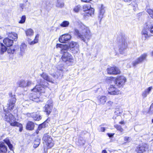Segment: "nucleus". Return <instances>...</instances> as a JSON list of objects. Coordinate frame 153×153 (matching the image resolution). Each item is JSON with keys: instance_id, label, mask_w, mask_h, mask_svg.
Masks as SVG:
<instances>
[{"instance_id": "obj_61", "label": "nucleus", "mask_w": 153, "mask_h": 153, "mask_svg": "<svg viewBox=\"0 0 153 153\" xmlns=\"http://www.w3.org/2000/svg\"><path fill=\"white\" fill-rule=\"evenodd\" d=\"M9 96L11 98V99H12V98H13V97H15V95H13L11 92L9 94Z\"/></svg>"}, {"instance_id": "obj_17", "label": "nucleus", "mask_w": 153, "mask_h": 153, "mask_svg": "<svg viewBox=\"0 0 153 153\" xmlns=\"http://www.w3.org/2000/svg\"><path fill=\"white\" fill-rule=\"evenodd\" d=\"M45 80L51 83H53V79L51 78L47 74L45 73H43L40 75Z\"/></svg>"}, {"instance_id": "obj_42", "label": "nucleus", "mask_w": 153, "mask_h": 153, "mask_svg": "<svg viewBox=\"0 0 153 153\" xmlns=\"http://www.w3.org/2000/svg\"><path fill=\"white\" fill-rule=\"evenodd\" d=\"M26 18L25 16H23L21 17L20 20L19 22V23L21 24L24 23L25 21Z\"/></svg>"}, {"instance_id": "obj_45", "label": "nucleus", "mask_w": 153, "mask_h": 153, "mask_svg": "<svg viewBox=\"0 0 153 153\" xmlns=\"http://www.w3.org/2000/svg\"><path fill=\"white\" fill-rule=\"evenodd\" d=\"M149 113L151 114H153V103L151 105L150 107Z\"/></svg>"}, {"instance_id": "obj_4", "label": "nucleus", "mask_w": 153, "mask_h": 153, "mask_svg": "<svg viewBox=\"0 0 153 153\" xmlns=\"http://www.w3.org/2000/svg\"><path fill=\"white\" fill-rule=\"evenodd\" d=\"M42 140L45 143L47 149L51 148L54 145V141L51 136L49 134V133L44 134Z\"/></svg>"}, {"instance_id": "obj_59", "label": "nucleus", "mask_w": 153, "mask_h": 153, "mask_svg": "<svg viewBox=\"0 0 153 153\" xmlns=\"http://www.w3.org/2000/svg\"><path fill=\"white\" fill-rule=\"evenodd\" d=\"M7 145L8 146L10 150H11L12 149L13 146L12 144L10 143L8 144Z\"/></svg>"}, {"instance_id": "obj_21", "label": "nucleus", "mask_w": 153, "mask_h": 153, "mask_svg": "<svg viewBox=\"0 0 153 153\" xmlns=\"http://www.w3.org/2000/svg\"><path fill=\"white\" fill-rule=\"evenodd\" d=\"M97 99L100 104H104L107 100V98L105 96H99L97 97Z\"/></svg>"}, {"instance_id": "obj_47", "label": "nucleus", "mask_w": 153, "mask_h": 153, "mask_svg": "<svg viewBox=\"0 0 153 153\" xmlns=\"http://www.w3.org/2000/svg\"><path fill=\"white\" fill-rule=\"evenodd\" d=\"M26 86H29L30 85H33V83L30 81H28L26 82Z\"/></svg>"}, {"instance_id": "obj_6", "label": "nucleus", "mask_w": 153, "mask_h": 153, "mask_svg": "<svg viewBox=\"0 0 153 153\" xmlns=\"http://www.w3.org/2000/svg\"><path fill=\"white\" fill-rule=\"evenodd\" d=\"M56 47V48H60L61 49V53L63 54L62 57V61L66 62L67 61V45L65 44H57Z\"/></svg>"}, {"instance_id": "obj_40", "label": "nucleus", "mask_w": 153, "mask_h": 153, "mask_svg": "<svg viewBox=\"0 0 153 153\" xmlns=\"http://www.w3.org/2000/svg\"><path fill=\"white\" fill-rule=\"evenodd\" d=\"M40 144V142L38 140H36L34 141L33 147L36 148H37Z\"/></svg>"}, {"instance_id": "obj_13", "label": "nucleus", "mask_w": 153, "mask_h": 153, "mask_svg": "<svg viewBox=\"0 0 153 153\" xmlns=\"http://www.w3.org/2000/svg\"><path fill=\"white\" fill-rule=\"evenodd\" d=\"M126 81V79L123 76H118L115 79L116 84L117 85H123Z\"/></svg>"}, {"instance_id": "obj_29", "label": "nucleus", "mask_w": 153, "mask_h": 153, "mask_svg": "<svg viewBox=\"0 0 153 153\" xmlns=\"http://www.w3.org/2000/svg\"><path fill=\"white\" fill-rule=\"evenodd\" d=\"M56 5L57 7H62L64 6V3L62 0H57Z\"/></svg>"}, {"instance_id": "obj_54", "label": "nucleus", "mask_w": 153, "mask_h": 153, "mask_svg": "<svg viewBox=\"0 0 153 153\" xmlns=\"http://www.w3.org/2000/svg\"><path fill=\"white\" fill-rule=\"evenodd\" d=\"M99 130L102 132H104L105 131V128L104 127H101L99 128Z\"/></svg>"}, {"instance_id": "obj_58", "label": "nucleus", "mask_w": 153, "mask_h": 153, "mask_svg": "<svg viewBox=\"0 0 153 153\" xmlns=\"http://www.w3.org/2000/svg\"><path fill=\"white\" fill-rule=\"evenodd\" d=\"M7 52L8 53H13L14 52V49H8L7 50Z\"/></svg>"}, {"instance_id": "obj_11", "label": "nucleus", "mask_w": 153, "mask_h": 153, "mask_svg": "<svg viewBox=\"0 0 153 153\" xmlns=\"http://www.w3.org/2000/svg\"><path fill=\"white\" fill-rule=\"evenodd\" d=\"M135 150L137 153H143L148 150V146L146 143H142L139 145Z\"/></svg>"}, {"instance_id": "obj_44", "label": "nucleus", "mask_w": 153, "mask_h": 153, "mask_svg": "<svg viewBox=\"0 0 153 153\" xmlns=\"http://www.w3.org/2000/svg\"><path fill=\"white\" fill-rule=\"evenodd\" d=\"M61 26L63 27H66L67 26V21H64L60 24Z\"/></svg>"}, {"instance_id": "obj_52", "label": "nucleus", "mask_w": 153, "mask_h": 153, "mask_svg": "<svg viewBox=\"0 0 153 153\" xmlns=\"http://www.w3.org/2000/svg\"><path fill=\"white\" fill-rule=\"evenodd\" d=\"M124 140L126 142H129L130 140V138L129 137H124Z\"/></svg>"}, {"instance_id": "obj_36", "label": "nucleus", "mask_w": 153, "mask_h": 153, "mask_svg": "<svg viewBox=\"0 0 153 153\" xmlns=\"http://www.w3.org/2000/svg\"><path fill=\"white\" fill-rule=\"evenodd\" d=\"M146 11L150 16L153 18V10L150 9H148Z\"/></svg>"}, {"instance_id": "obj_56", "label": "nucleus", "mask_w": 153, "mask_h": 153, "mask_svg": "<svg viewBox=\"0 0 153 153\" xmlns=\"http://www.w3.org/2000/svg\"><path fill=\"white\" fill-rule=\"evenodd\" d=\"M50 121V118L49 117H48L47 119L45 120L44 123H45V124H46V123H48Z\"/></svg>"}, {"instance_id": "obj_53", "label": "nucleus", "mask_w": 153, "mask_h": 153, "mask_svg": "<svg viewBox=\"0 0 153 153\" xmlns=\"http://www.w3.org/2000/svg\"><path fill=\"white\" fill-rule=\"evenodd\" d=\"M51 75L54 78H55V77H56V78H57L60 75L59 74H57L56 73L55 74H54V73L51 74Z\"/></svg>"}, {"instance_id": "obj_60", "label": "nucleus", "mask_w": 153, "mask_h": 153, "mask_svg": "<svg viewBox=\"0 0 153 153\" xmlns=\"http://www.w3.org/2000/svg\"><path fill=\"white\" fill-rule=\"evenodd\" d=\"M107 135L108 136L110 137H113L114 135V133H108Z\"/></svg>"}, {"instance_id": "obj_20", "label": "nucleus", "mask_w": 153, "mask_h": 153, "mask_svg": "<svg viewBox=\"0 0 153 153\" xmlns=\"http://www.w3.org/2000/svg\"><path fill=\"white\" fill-rule=\"evenodd\" d=\"M32 118L33 119L34 121H39L42 119L41 116L39 114L35 113L33 114L31 116Z\"/></svg>"}, {"instance_id": "obj_14", "label": "nucleus", "mask_w": 153, "mask_h": 153, "mask_svg": "<svg viewBox=\"0 0 153 153\" xmlns=\"http://www.w3.org/2000/svg\"><path fill=\"white\" fill-rule=\"evenodd\" d=\"M108 93L111 95H117L120 93V90L115 87H110L108 88Z\"/></svg>"}, {"instance_id": "obj_25", "label": "nucleus", "mask_w": 153, "mask_h": 153, "mask_svg": "<svg viewBox=\"0 0 153 153\" xmlns=\"http://www.w3.org/2000/svg\"><path fill=\"white\" fill-rule=\"evenodd\" d=\"M26 35L27 36L30 37L33 36L34 34L33 30L31 28L27 29L25 31Z\"/></svg>"}, {"instance_id": "obj_62", "label": "nucleus", "mask_w": 153, "mask_h": 153, "mask_svg": "<svg viewBox=\"0 0 153 153\" xmlns=\"http://www.w3.org/2000/svg\"><path fill=\"white\" fill-rule=\"evenodd\" d=\"M57 69L58 70H59V71H62L63 69V67H61L59 68L58 66L57 67Z\"/></svg>"}, {"instance_id": "obj_8", "label": "nucleus", "mask_w": 153, "mask_h": 153, "mask_svg": "<svg viewBox=\"0 0 153 153\" xmlns=\"http://www.w3.org/2000/svg\"><path fill=\"white\" fill-rule=\"evenodd\" d=\"M70 49V50L74 53H76L79 51V45L76 42H71L68 45V49Z\"/></svg>"}, {"instance_id": "obj_35", "label": "nucleus", "mask_w": 153, "mask_h": 153, "mask_svg": "<svg viewBox=\"0 0 153 153\" xmlns=\"http://www.w3.org/2000/svg\"><path fill=\"white\" fill-rule=\"evenodd\" d=\"M47 126H48V124H45L43 122L42 123L39 125L38 128L40 130L43 128H45Z\"/></svg>"}, {"instance_id": "obj_41", "label": "nucleus", "mask_w": 153, "mask_h": 153, "mask_svg": "<svg viewBox=\"0 0 153 153\" xmlns=\"http://www.w3.org/2000/svg\"><path fill=\"white\" fill-rule=\"evenodd\" d=\"M141 63L138 59H137L135 61H133L132 63V65L133 66H135L138 64Z\"/></svg>"}, {"instance_id": "obj_22", "label": "nucleus", "mask_w": 153, "mask_h": 153, "mask_svg": "<svg viewBox=\"0 0 153 153\" xmlns=\"http://www.w3.org/2000/svg\"><path fill=\"white\" fill-rule=\"evenodd\" d=\"M8 37L16 41L18 38V35L17 33L14 32H11L8 33Z\"/></svg>"}, {"instance_id": "obj_15", "label": "nucleus", "mask_w": 153, "mask_h": 153, "mask_svg": "<svg viewBox=\"0 0 153 153\" xmlns=\"http://www.w3.org/2000/svg\"><path fill=\"white\" fill-rule=\"evenodd\" d=\"M35 127L34 123L32 121H29L26 124L25 128L27 130L32 131L34 130Z\"/></svg>"}, {"instance_id": "obj_48", "label": "nucleus", "mask_w": 153, "mask_h": 153, "mask_svg": "<svg viewBox=\"0 0 153 153\" xmlns=\"http://www.w3.org/2000/svg\"><path fill=\"white\" fill-rule=\"evenodd\" d=\"M19 7L23 10L25 6V4L24 3H20L19 4Z\"/></svg>"}, {"instance_id": "obj_5", "label": "nucleus", "mask_w": 153, "mask_h": 153, "mask_svg": "<svg viewBox=\"0 0 153 153\" xmlns=\"http://www.w3.org/2000/svg\"><path fill=\"white\" fill-rule=\"evenodd\" d=\"M148 29L150 30L151 33L153 34V24L148 23L146 24L142 31L141 34L143 39L145 40L149 36L148 34Z\"/></svg>"}, {"instance_id": "obj_30", "label": "nucleus", "mask_w": 153, "mask_h": 153, "mask_svg": "<svg viewBox=\"0 0 153 153\" xmlns=\"http://www.w3.org/2000/svg\"><path fill=\"white\" fill-rule=\"evenodd\" d=\"M39 36L37 34L34 40L31 42H29V44L31 45H33L38 42Z\"/></svg>"}, {"instance_id": "obj_46", "label": "nucleus", "mask_w": 153, "mask_h": 153, "mask_svg": "<svg viewBox=\"0 0 153 153\" xmlns=\"http://www.w3.org/2000/svg\"><path fill=\"white\" fill-rule=\"evenodd\" d=\"M90 16L89 15L86 13L84 14L83 16V18L85 19H88Z\"/></svg>"}, {"instance_id": "obj_2", "label": "nucleus", "mask_w": 153, "mask_h": 153, "mask_svg": "<svg viewBox=\"0 0 153 153\" xmlns=\"http://www.w3.org/2000/svg\"><path fill=\"white\" fill-rule=\"evenodd\" d=\"M47 87H34L31 90V92L28 96L29 100L38 102H41L42 96L46 92Z\"/></svg>"}, {"instance_id": "obj_57", "label": "nucleus", "mask_w": 153, "mask_h": 153, "mask_svg": "<svg viewBox=\"0 0 153 153\" xmlns=\"http://www.w3.org/2000/svg\"><path fill=\"white\" fill-rule=\"evenodd\" d=\"M147 94L145 91L143 92L142 93V96L143 98H145L146 97L147 95Z\"/></svg>"}, {"instance_id": "obj_9", "label": "nucleus", "mask_w": 153, "mask_h": 153, "mask_svg": "<svg viewBox=\"0 0 153 153\" xmlns=\"http://www.w3.org/2000/svg\"><path fill=\"white\" fill-rule=\"evenodd\" d=\"M16 100V97H13L12 99H10L8 100L6 105V111L10 112L13 110L15 106Z\"/></svg>"}, {"instance_id": "obj_19", "label": "nucleus", "mask_w": 153, "mask_h": 153, "mask_svg": "<svg viewBox=\"0 0 153 153\" xmlns=\"http://www.w3.org/2000/svg\"><path fill=\"white\" fill-rule=\"evenodd\" d=\"M3 42L6 46L9 47L12 45L13 44V40L6 38L3 40Z\"/></svg>"}, {"instance_id": "obj_32", "label": "nucleus", "mask_w": 153, "mask_h": 153, "mask_svg": "<svg viewBox=\"0 0 153 153\" xmlns=\"http://www.w3.org/2000/svg\"><path fill=\"white\" fill-rule=\"evenodd\" d=\"M85 141L82 138H80L78 139L77 144L78 145H83L85 144Z\"/></svg>"}, {"instance_id": "obj_38", "label": "nucleus", "mask_w": 153, "mask_h": 153, "mask_svg": "<svg viewBox=\"0 0 153 153\" xmlns=\"http://www.w3.org/2000/svg\"><path fill=\"white\" fill-rule=\"evenodd\" d=\"M18 84L20 86L26 85V82L23 80H21L18 82Z\"/></svg>"}, {"instance_id": "obj_16", "label": "nucleus", "mask_w": 153, "mask_h": 153, "mask_svg": "<svg viewBox=\"0 0 153 153\" xmlns=\"http://www.w3.org/2000/svg\"><path fill=\"white\" fill-rule=\"evenodd\" d=\"M74 58L71 54L68 53V65H71L74 64Z\"/></svg>"}, {"instance_id": "obj_63", "label": "nucleus", "mask_w": 153, "mask_h": 153, "mask_svg": "<svg viewBox=\"0 0 153 153\" xmlns=\"http://www.w3.org/2000/svg\"><path fill=\"white\" fill-rule=\"evenodd\" d=\"M71 36L70 34H68V39H71Z\"/></svg>"}, {"instance_id": "obj_51", "label": "nucleus", "mask_w": 153, "mask_h": 153, "mask_svg": "<svg viewBox=\"0 0 153 153\" xmlns=\"http://www.w3.org/2000/svg\"><path fill=\"white\" fill-rule=\"evenodd\" d=\"M113 104V102L111 101H109L107 103V104L108 106H112Z\"/></svg>"}, {"instance_id": "obj_33", "label": "nucleus", "mask_w": 153, "mask_h": 153, "mask_svg": "<svg viewBox=\"0 0 153 153\" xmlns=\"http://www.w3.org/2000/svg\"><path fill=\"white\" fill-rule=\"evenodd\" d=\"M133 7V10H135L137 7V4L136 0H133L131 3L130 4Z\"/></svg>"}, {"instance_id": "obj_26", "label": "nucleus", "mask_w": 153, "mask_h": 153, "mask_svg": "<svg viewBox=\"0 0 153 153\" xmlns=\"http://www.w3.org/2000/svg\"><path fill=\"white\" fill-rule=\"evenodd\" d=\"M147 56V54L146 53H143L137 59L140 63L142 62L143 61L145 60Z\"/></svg>"}, {"instance_id": "obj_18", "label": "nucleus", "mask_w": 153, "mask_h": 153, "mask_svg": "<svg viewBox=\"0 0 153 153\" xmlns=\"http://www.w3.org/2000/svg\"><path fill=\"white\" fill-rule=\"evenodd\" d=\"M0 153H7V147L3 142H0Z\"/></svg>"}, {"instance_id": "obj_49", "label": "nucleus", "mask_w": 153, "mask_h": 153, "mask_svg": "<svg viewBox=\"0 0 153 153\" xmlns=\"http://www.w3.org/2000/svg\"><path fill=\"white\" fill-rule=\"evenodd\" d=\"M3 141L4 143H5L7 144V145L10 143L9 140L8 139H7V138L4 139L3 140Z\"/></svg>"}, {"instance_id": "obj_27", "label": "nucleus", "mask_w": 153, "mask_h": 153, "mask_svg": "<svg viewBox=\"0 0 153 153\" xmlns=\"http://www.w3.org/2000/svg\"><path fill=\"white\" fill-rule=\"evenodd\" d=\"M122 113V111L121 110L118 109H116L114 112V116L113 117V119L115 120L116 119V117L115 115L118 116L120 115V114Z\"/></svg>"}, {"instance_id": "obj_1", "label": "nucleus", "mask_w": 153, "mask_h": 153, "mask_svg": "<svg viewBox=\"0 0 153 153\" xmlns=\"http://www.w3.org/2000/svg\"><path fill=\"white\" fill-rule=\"evenodd\" d=\"M77 26L79 30L75 29V35L78 39L87 43L92 36V34L89 27L81 22H77Z\"/></svg>"}, {"instance_id": "obj_43", "label": "nucleus", "mask_w": 153, "mask_h": 153, "mask_svg": "<svg viewBox=\"0 0 153 153\" xmlns=\"http://www.w3.org/2000/svg\"><path fill=\"white\" fill-rule=\"evenodd\" d=\"M80 6L79 5L75 6L74 9V10L75 12H78L80 9Z\"/></svg>"}, {"instance_id": "obj_3", "label": "nucleus", "mask_w": 153, "mask_h": 153, "mask_svg": "<svg viewBox=\"0 0 153 153\" xmlns=\"http://www.w3.org/2000/svg\"><path fill=\"white\" fill-rule=\"evenodd\" d=\"M4 112L2 114L1 116L4 121L9 123L12 126H16L19 128V131L21 132L23 130L22 125L15 121V118L12 114L10 112L6 111V109H4Z\"/></svg>"}, {"instance_id": "obj_64", "label": "nucleus", "mask_w": 153, "mask_h": 153, "mask_svg": "<svg viewBox=\"0 0 153 153\" xmlns=\"http://www.w3.org/2000/svg\"><path fill=\"white\" fill-rule=\"evenodd\" d=\"M40 130L37 128V129L36 130L35 132L36 134H38L39 133V131Z\"/></svg>"}, {"instance_id": "obj_23", "label": "nucleus", "mask_w": 153, "mask_h": 153, "mask_svg": "<svg viewBox=\"0 0 153 153\" xmlns=\"http://www.w3.org/2000/svg\"><path fill=\"white\" fill-rule=\"evenodd\" d=\"M104 7L102 5H101L99 10V17L101 20L103 17L104 14L105 12Z\"/></svg>"}, {"instance_id": "obj_50", "label": "nucleus", "mask_w": 153, "mask_h": 153, "mask_svg": "<svg viewBox=\"0 0 153 153\" xmlns=\"http://www.w3.org/2000/svg\"><path fill=\"white\" fill-rule=\"evenodd\" d=\"M152 89V87H149L147 89L145 90V91L149 94Z\"/></svg>"}, {"instance_id": "obj_24", "label": "nucleus", "mask_w": 153, "mask_h": 153, "mask_svg": "<svg viewBox=\"0 0 153 153\" xmlns=\"http://www.w3.org/2000/svg\"><path fill=\"white\" fill-rule=\"evenodd\" d=\"M59 40L61 43H66L67 41V35L65 34L62 35L59 38Z\"/></svg>"}, {"instance_id": "obj_12", "label": "nucleus", "mask_w": 153, "mask_h": 153, "mask_svg": "<svg viewBox=\"0 0 153 153\" xmlns=\"http://www.w3.org/2000/svg\"><path fill=\"white\" fill-rule=\"evenodd\" d=\"M107 73L110 74L117 75L120 73L119 69L117 67H110L107 69Z\"/></svg>"}, {"instance_id": "obj_7", "label": "nucleus", "mask_w": 153, "mask_h": 153, "mask_svg": "<svg viewBox=\"0 0 153 153\" xmlns=\"http://www.w3.org/2000/svg\"><path fill=\"white\" fill-rule=\"evenodd\" d=\"M53 104L52 100H48L44 107V112L48 116L50 114L52 111L53 108Z\"/></svg>"}, {"instance_id": "obj_55", "label": "nucleus", "mask_w": 153, "mask_h": 153, "mask_svg": "<svg viewBox=\"0 0 153 153\" xmlns=\"http://www.w3.org/2000/svg\"><path fill=\"white\" fill-rule=\"evenodd\" d=\"M114 78L111 77H108L106 78V80L107 81H111L113 80L114 79Z\"/></svg>"}, {"instance_id": "obj_39", "label": "nucleus", "mask_w": 153, "mask_h": 153, "mask_svg": "<svg viewBox=\"0 0 153 153\" xmlns=\"http://www.w3.org/2000/svg\"><path fill=\"white\" fill-rule=\"evenodd\" d=\"M115 128L117 129L120 131L121 133L123 132V129L122 128V127L120 125H116L115 126Z\"/></svg>"}, {"instance_id": "obj_37", "label": "nucleus", "mask_w": 153, "mask_h": 153, "mask_svg": "<svg viewBox=\"0 0 153 153\" xmlns=\"http://www.w3.org/2000/svg\"><path fill=\"white\" fill-rule=\"evenodd\" d=\"M91 8L89 4H85L83 6V9L84 11H87Z\"/></svg>"}, {"instance_id": "obj_31", "label": "nucleus", "mask_w": 153, "mask_h": 153, "mask_svg": "<svg viewBox=\"0 0 153 153\" xmlns=\"http://www.w3.org/2000/svg\"><path fill=\"white\" fill-rule=\"evenodd\" d=\"M27 45L24 43H22L20 45V51L21 53H24L26 48Z\"/></svg>"}, {"instance_id": "obj_28", "label": "nucleus", "mask_w": 153, "mask_h": 153, "mask_svg": "<svg viewBox=\"0 0 153 153\" xmlns=\"http://www.w3.org/2000/svg\"><path fill=\"white\" fill-rule=\"evenodd\" d=\"M7 50V48L2 44H0V53H3Z\"/></svg>"}, {"instance_id": "obj_34", "label": "nucleus", "mask_w": 153, "mask_h": 153, "mask_svg": "<svg viewBox=\"0 0 153 153\" xmlns=\"http://www.w3.org/2000/svg\"><path fill=\"white\" fill-rule=\"evenodd\" d=\"M94 10L93 8H91V9L87 10V13L90 16H92L94 15Z\"/></svg>"}, {"instance_id": "obj_10", "label": "nucleus", "mask_w": 153, "mask_h": 153, "mask_svg": "<svg viewBox=\"0 0 153 153\" xmlns=\"http://www.w3.org/2000/svg\"><path fill=\"white\" fill-rule=\"evenodd\" d=\"M127 41L124 40L122 41L119 45V52L122 54L126 55L127 54Z\"/></svg>"}]
</instances>
